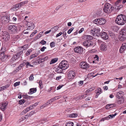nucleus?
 <instances>
[{
    "label": "nucleus",
    "instance_id": "nucleus-28",
    "mask_svg": "<svg viewBox=\"0 0 126 126\" xmlns=\"http://www.w3.org/2000/svg\"><path fill=\"white\" fill-rule=\"evenodd\" d=\"M94 72H92L90 74H88V77L90 78V77H95L97 75H101L103 73H101V74H98V73L96 75H95L94 76L93 75L94 74Z\"/></svg>",
    "mask_w": 126,
    "mask_h": 126
},
{
    "label": "nucleus",
    "instance_id": "nucleus-2",
    "mask_svg": "<svg viewBox=\"0 0 126 126\" xmlns=\"http://www.w3.org/2000/svg\"><path fill=\"white\" fill-rule=\"evenodd\" d=\"M114 7L112 5L108 3H106L104 6L103 9L104 12L107 14H109L113 10Z\"/></svg>",
    "mask_w": 126,
    "mask_h": 126
},
{
    "label": "nucleus",
    "instance_id": "nucleus-3",
    "mask_svg": "<svg viewBox=\"0 0 126 126\" xmlns=\"http://www.w3.org/2000/svg\"><path fill=\"white\" fill-rule=\"evenodd\" d=\"M119 38L121 41H123L126 39V28H123L121 32Z\"/></svg>",
    "mask_w": 126,
    "mask_h": 126
},
{
    "label": "nucleus",
    "instance_id": "nucleus-25",
    "mask_svg": "<svg viewBox=\"0 0 126 126\" xmlns=\"http://www.w3.org/2000/svg\"><path fill=\"white\" fill-rule=\"evenodd\" d=\"M117 102L118 104H121L123 103L124 101V99L123 98H118Z\"/></svg>",
    "mask_w": 126,
    "mask_h": 126
},
{
    "label": "nucleus",
    "instance_id": "nucleus-44",
    "mask_svg": "<svg viewBox=\"0 0 126 126\" xmlns=\"http://www.w3.org/2000/svg\"><path fill=\"white\" fill-rule=\"evenodd\" d=\"M95 31V28L93 29H92L91 30V32H90L91 34H92L93 36H94V32Z\"/></svg>",
    "mask_w": 126,
    "mask_h": 126
},
{
    "label": "nucleus",
    "instance_id": "nucleus-4",
    "mask_svg": "<svg viewBox=\"0 0 126 126\" xmlns=\"http://www.w3.org/2000/svg\"><path fill=\"white\" fill-rule=\"evenodd\" d=\"M94 23L97 25H102L105 24L106 22V19L104 18L96 19L94 21Z\"/></svg>",
    "mask_w": 126,
    "mask_h": 126
},
{
    "label": "nucleus",
    "instance_id": "nucleus-43",
    "mask_svg": "<svg viewBox=\"0 0 126 126\" xmlns=\"http://www.w3.org/2000/svg\"><path fill=\"white\" fill-rule=\"evenodd\" d=\"M30 116L29 115V114L28 115V114H27V115H25L24 117H22V118L23 120H24L25 119H27Z\"/></svg>",
    "mask_w": 126,
    "mask_h": 126
},
{
    "label": "nucleus",
    "instance_id": "nucleus-33",
    "mask_svg": "<svg viewBox=\"0 0 126 126\" xmlns=\"http://www.w3.org/2000/svg\"><path fill=\"white\" fill-rule=\"evenodd\" d=\"M74 125L73 123L71 121H69L66 123L65 124L66 126H73Z\"/></svg>",
    "mask_w": 126,
    "mask_h": 126
},
{
    "label": "nucleus",
    "instance_id": "nucleus-54",
    "mask_svg": "<svg viewBox=\"0 0 126 126\" xmlns=\"http://www.w3.org/2000/svg\"><path fill=\"white\" fill-rule=\"evenodd\" d=\"M40 43L42 45H43L46 44V42L44 40H42L40 42Z\"/></svg>",
    "mask_w": 126,
    "mask_h": 126
},
{
    "label": "nucleus",
    "instance_id": "nucleus-13",
    "mask_svg": "<svg viewBox=\"0 0 126 126\" xmlns=\"http://www.w3.org/2000/svg\"><path fill=\"white\" fill-rule=\"evenodd\" d=\"M100 35L102 38L104 40H107L108 38V36L106 32H101Z\"/></svg>",
    "mask_w": 126,
    "mask_h": 126
},
{
    "label": "nucleus",
    "instance_id": "nucleus-61",
    "mask_svg": "<svg viewBox=\"0 0 126 126\" xmlns=\"http://www.w3.org/2000/svg\"><path fill=\"white\" fill-rule=\"evenodd\" d=\"M126 68V66H122L119 67V69H123L125 68Z\"/></svg>",
    "mask_w": 126,
    "mask_h": 126
},
{
    "label": "nucleus",
    "instance_id": "nucleus-34",
    "mask_svg": "<svg viewBox=\"0 0 126 126\" xmlns=\"http://www.w3.org/2000/svg\"><path fill=\"white\" fill-rule=\"evenodd\" d=\"M19 47L21 49V50L23 51L27 49L28 48V46L27 45H25Z\"/></svg>",
    "mask_w": 126,
    "mask_h": 126
},
{
    "label": "nucleus",
    "instance_id": "nucleus-30",
    "mask_svg": "<svg viewBox=\"0 0 126 126\" xmlns=\"http://www.w3.org/2000/svg\"><path fill=\"white\" fill-rule=\"evenodd\" d=\"M24 65V63L21 64L17 68H16V71H18L19 70H20L22 67H23Z\"/></svg>",
    "mask_w": 126,
    "mask_h": 126
},
{
    "label": "nucleus",
    "instance_id": "nucleus-6",
    "mask_svg": "<svg viewBox=\"0 0 126 126\" xmlns=\"http://www.w3.org/2000/svg\"><path fill=\"white\" fill-rule=\"evenodd\" d=\"M59 65L60 67H61L64 70L66 69L68 66L67 62L65 61H62L59 64Z\"/></svg>",
    "mask_w": 126,
    "mask_h": 126
},
{
    "label": "nucleus",
    "instance_id": "nucleus-64",
    "mask_svg": "<svg viewBox=\"0 0 126 126\" xmlns=\"http://www.w3.org/2000/svg\"><path fill=\"white\" fill-rule=\"evenodd\" d=\"M99 57L97 55H95L94 57V59H95V60H98Z\"/></svg>",
    "mask_w": 126,
    "mask_h": 126
},
{
    "label": "nucleus",
    "instance_id": "nucleus-1",
    "mask_svg": "<svg viewBox=\"0 0 126 126\" xmlns=\"http://www.w3.org/2000/svg\"><path fill=\"white\" fill-rule=\"evenodd\" d=\"M115 22L119 25H124L126 22V16L123 14L118 16L116 19Z\"/></svg>",
    "mask_w": 126,
    "mask_h": 126
},
{
    "label": "nucleus",
    "instance_id": "nucleus-19",
    "mask_svg": "<svg viewBox=\"0 0 126 126\" xmlns=\"http://www.w3.org/2000/svg\"><path fill=\"white\" fill-rule=\"evenodd\" d=\"M126 49V43H124L122 44L120 49V53H122Z\"/></svg>",
    "mask_w": 126,
    "mask_h": 126
},
{
    "label": "nucleus",
    "instance_id": "nucleus-40",
    "mask_svg": "<svg viewBox=\"0 0 126 126\" xmlns=\"http://www.w3.org/2000/svg\"><path fill=\"white\" fill-rule=\"evenodd\" d=\"M109 36L110 37L112 38H114L115 37V34L111 32L109 34Z\"/></svg>",
    "mask_w": 126,
    "mask_h": 126
},
{
    "label": "nucleus",
    "instance_id": "nucleus-38",
    "mask_svg": "<svg viewBox=\"0 0 126 126\" xmlns=\"http://www.w3.org/2000/svg\"><path fill=\"white\" fill-rule=\"evenodd\" d=\"M39 84L40 88L41 89L43 87L42 81L41 80H40L39 82Z\"/></svg>",
    "mask_w": 126,
    "mask_h": 126
},
{
    "label": "nucleus",
    "instance_id": "nucleus-39",
    "mask_svg": "<svg viewBox=\"0 0 126 126\" xmlns=\"http://www.w3.org/2000/svg\"><path fill=\"white\" fill-rule=\"evenodd\" d=\"M28 2V1L27 0H25L19 3L21 5V6H22L23 5V4H25L27 3Z\"/></svg>",
    "mask_w": 126,
    "mask_h": 126
},
{
    "label": "nucleus",
    "instance_id": "nucleus-37",
    "mask_svg": "<svg viewBox=\"0 0 126 126\" xmlns=\"http://www.w3.org/2000/svg\"><path fill=\"white\" fill-rule=\"evenodd\" d=\"M38 56V54H36L35 53L33 54L32 55H31L30 57V59H32L33 58H34L36 57L37 56Z\"/></svg>",
    "mask_w": 126,
    "mask_h": 126
},
{
    "label": "nucleus",
    "instance_id": "nucleus-46",
    "mask_svg": "<svg viewBox=\"0 0 126 126\" xmlns=\"http://www.w3.org/2000/svg\"><path fill=\"white\" fill-rule=\"evenodd\" d=\"M23 53V51L21 50V51L17 52L16 54V55L18 56L19 57V56H20Z\"/></svg>",
    "mask_w": 126,
    "mask_h": 126
},
{
    "label": "nucleus",
    "instance_id": "nucleus-45",
    "mask_svg": "<svg viewBox=\"0 0 126 126\" xmlns=\"http://www.w3.org/2000/svg\"><path fill=\"white\" fill-rule=\"evenodd\" d=\"M9 85L8 84L7 85H5L4 86H2L1 87V88H2L3 90H5L7 88L9 87Z\"/></svg>",
    "mask_w": 126,
    "mask_h": 126
},
{
    "label": "nucleus",
    "instance_id": "nucleus-53",
    "mask_svg": "<svg viewBox=\"0 0 126 126\" xmlns=\"http://www.w3.org/2000/svg\"><path fill=\"white\" fill-rule=\"evenodd\" d=\"M29 78L30 80H32L34 79L33 75L32 74H31L30 76L29 77Z\"/></svg>",
    "mask_w": 126,
    "mask_h": 126
},
{
    "label": "nucleus",
    "instance_id": "nucleus-26",
    "mask_svg": "<svg viewBox=\"0 0 126 126\" xmlns=\"http://www.w3.org/2000/svg\"><path fill=\"white\" fill-rule=\"evenodd\" d=\"M68 116L71 118H75L78 116V115L77 113H72L68 114Z\"/></svg>",
    "mask_w": 126,
    "mask_h": 126
},
{
    "label": "nucleus",
    "instance_id": "nucleus-35",
    "mask_svg": "<svg viewBox=\"0 0 126 126\" xmlns=\"http://www.w3.org/2000/svg\"><path fill=\"white\" fill-rule=\"evenodd\" d=\"M85 37H86V39H88V40H90L92 39V37L89 35H86Z\"/></svg>",
    "mask_w": 126,
    "mask_h": 126
},
{
    "label": "nucleus",
    "instance_id": "nucleus-32",
    "mask_svg": "<svg viewBox=\"0 0 126 126\" xmlns=\"http://www.w3.org/2000/svg\"><path fill=\"white\" fill-rule=\"evenodd\" d=\"M18 58V56L16 55V54L14 55L11 58V60L13 61H15Z\"/></svg>",
    "mask_w": 126,
    "mask_h": 126
},
{
    "label": "nucleus",
    "instance_id": "nucleus-11",
    "mask_svg": "<svg viewBox=\"0 0 126 126\" xmlns=\"http://www.w3.org/2000/svg\"><path fill=\"white\" fill-rule=\"evenodd\" d=\"M9 18L7 16H4L2 17L1 20L2 23L3 24H5L9 22Z\"/></svg>",
    "mask_w": 126,
    "mask_h": 126
},
{
    "label": "nucleus",
    "instance_id": "nucleus-10",
    "mask_svg": "<svg viewBox=\"0 0 126 126\" xmlns=\"http://www.w3.org/2000/svg\"><path fill=\"white\" fill-rule=\"evenodd\" d=\"M80 67L81 68L86 69L88 68L89 67V65L86 62H81L80 63Z\"/></svg>",
    "mask_w": 126,
    "mask_h": 126
},
{
    "label": "nucleus",
    "instance_id": "nucleus-12",
    "mask_svg": "<svg viewBox=\"0 0 126 126\" xmlns=\"http://www.w3.org/2000/svg\"><path fill=\"white\" fill-rule=\"evenodd\" d=\"M74 51L76 52L81 53L83 51V48L81 47H77L74 48Z\"/></svg>",
    "mask_w": 126,
    "mask_h": 126
},
{
    "label": "nucleus",
    "instance_id": "nucleus-21",
    "mask_svg": "<svg viewBox=\"0 0 126 126\" xmlns=\"http://www.w3.org/2000/svg\"><path fill=\"white\" fill-rule=\"evenodd\" d=\"M122 0H118L115 3V6L117 7L119 5V4L122 1ZM126 2V0H123L122 3L123 4H124Z\"/></svg>",
    "mask_w": 126,
    "mask_h": 126
},
{
    "label": "nucleus",
    "instance_id": "nucleus-42",
    "mask_svg": "<svg viewBox=\"0 0 126 126\" xmlns=\"http://www.w3.org/2000/svg\"><path fill=\"white\" fill-rule=\"evenodd\" d=\"M25 101L24 99L20 100L19 101V104H23L25 102Z\"/></svg>",
    "mask_w": 126,
    "mask_h": 126
},
{
    "label": "nucleus",
    "instance_id": "nucleus-16",
    "mask_svg": "<svg viewBox=\"0 0 126 126\" xmlns=\"http://www.w3.org/2000/svg\"><path fill=\"white\" fill-rule=\"evenodd\" d=\"M8 104V102H6L0 104V108L2 111H4L6 108V107Z\"/></svg>",
    "mask_w": 126,
    "mask_h": 126
},
{
    "label": "nucleus",
    "instance_id": "nucleus-60",
    "mask_svg": "<svg viewBox=\"0 0 126 126\" xmlns=\"http://www.w3.org/2000/svg\"><path fill=\"white\" fill-rule=\"evenodd\" d=\"M46 48V47H43L40 49L42 51H44L45 49Z\"/></svg>",
    "mask_w": 126,
    "mask_h": 126
},
{
    "label": "nucleus",
    "instance_id": "nucleus-59",
    "mask_svg": "<svg viewBox=\"0 0 126 126\" xmlns=\"http://www.w3.org/2000/svg\"><path fill=\"white\" fill-rule=\"evenodd\" d=\"M84 30V29L83 28H82L80 29V30L79 31V33H81Z\"/></svg>",
    "mask_w": 126,
    "mask_h": 126
},
{
    "label": "nucleus",
    "instance_id": "nucleus-50",
    "mask_svg": "<svg viewBox=\"0 0 126 126\" xmlns=\"http://www.w3.org/2000/svg\"><path fill=\"white\" fill-rule=\"evenodd\" d=\"M50 45L51 47H54L55 45V43L54 42H52L50 43Z\"/></svg>",
    "mask_w": 126,
    "mask_h": 126
},
{
    "label": "nucleus",
    "instance_id": "nucleus-7",
    "mask_svg": "<svg viewBox=\"0 0 126 126\" xmlns=\"http://www.w3.org/2000/svg\"><path fill=\"white\" fill-rule=\"evenodd\" d=\"M3 38L5 41H7L10 39L9 33L6 31L4 32L2 34Z\"/></svg>",
    "mask_w": 126,
    "mask_h": 126
},
{
    "label": "nucleus",
    "instance_id": "nucleus-51",
    "mask_svg": "<svg viewBox=\"0 0 126 126\" xmlns=\"http://www.w3.org/2000/svg\"><path fill=\"white\" fill-rule=\"evenodd\" d=\"M42 60H41V59H39L36 60V62L39 64L43 62V61Z\"/></svg>",
    "mask_w": 126,
    "mask_h": 126
},
{
    "label": "nucleus",
    "instance_id": "nucleus-56",
    "mask_svg": "<svg viewBox=\"0 0 126 126\" xmlns=\"http://www.w3.org/2000/svg\"><path fill=\"white\" fill-rule=\"evenodd\" d=\"M57 99H58L57 97H55L54 98H51L50 100V101H51V102H52L54 100H55Z\"/></svg>",
    "mask_w": 126,
    "mask_h": 126
},
{
    "label": "nucleus",
    "instance_id": "nucleus-49",
    "mask_svg": "<svg viewBox=\"0 0 126 126\" xmlns=\"http://www.w3.org/2000/svg\"><path fill=\"white\" fill-rule=\"evenodd\" d=\"M74 29V28L73 27H72L68 30L67 32L68 33V34H70L71 32Z\"/></svg>",
    "mask_w": 126,
    "mask_h": 126
},
{
    "label": "nucleus",
    "instance_id": "nucleus-47",
    "mask_svg": "<svg viewBox=\"0 0 126 126\" xmlns=\"http://www.w3.org/2000/svg\"><path fill=\"white\" fill-rule=\"evenodd\" d=\"M48 105V104L47 103L44 104L42 106L40 107V109H43L45 108V107L47 106Z\"/></svg>",
    "mask_w": 126,
    "mask_h": 126
},
{
    "label": "nucleus",
    "instance_id": "nucleus-52",
    "mask_svg": "<svg viewBox=\"0 0 126 126\" xmlns=\"http://www.w3.org/2000/svg\"><path fill=\"white\" fill-rule=\"evenodd\" d=\"M20 83V82H16L14 84V86H16L18 85H19Z\"/></svg>",
    "mask_w": 126,
    "mask_h": 126
},
{
    "label": "nucleus",
    "instance_id": "nucleus-62",
    "mask_svg": "<svg viewBox=\"0 0 126 126\" xmlns=\"http://www.w3.org/2000/svg\"><path fill=\"white\" fill-rule=\"evenodd\" d=\"M63 86V85H60L57 88V90H58L60 89Z\"/></svg>",
    "mask_w": 126,
    "mask_h": 126
},
{
    "label": "nucleus",
    "instance_id": "nucleus-57",
    "mask_svg": "<svg viewBox=\"0 0 126 126\" xmlns=\"http://www.w3.org/2000/svg\"><path fill=\"white\" fill-rule=\"evenodd\" d=\"M35 113V111H32L29 114V115L30 116L32 115H33Z\"/></svg>",
    "mask_w": 126,
    "mask_h": 126
},
{
    "label": "nucleus",
    "instance_id": "nucleus-22",
    "mask_svg": "<svg viewBox=\"0 0 126 126\" xmlns=\"http://www.w3.org/2000/svg\"><path fill=\"white\" fill-rule=\"evenodd\" d=\"M64 70L59 65V66L56 69L55 71L57 73H61L63 72V70Z\"/></svg>",
    "mask_w": 126,
    "mask_h": 126
},
{
    "label": "nucleus",
    "instance_id": "nucleus-55",
    "mask_svg": "<svg viewBox=\"0 0 126 126\" xmlns=\"http://www.w3.org/2000/svg\"><path fill=\"white\" fill-rule=\"evenodd\" d=\"M37 33V31H35L34 32H32V34L30 35V37H32L33 36V35L34 34H35Z\"/></svg>",
    "mask_w": 126,
    "mask_h": 126
},
{
    "label": "nucleus",
    "instance_id": "nucleus-27",
    "mask_svg": "<svg viewBox=\"0 0 126 126\" xmlns=\"http://www.w3.org/2000/svg\"><path fill=\"white\" fill-rule=\"evenodd\" d=\"M100 30L99 29L95 28V31L94 32V35L98 36L100 34Z\"/></svg>",
    "mask_w": 126,
    "mask_h": 126
},
{
    "label": "nucleus",
    "instance_id": "nucleus-15",
    "mask_svg": "<svg viewBox=\"0 0 126 126\" xmlns=\"http://www.w3.org/2000/svg\"><path fill=\"white\" fill-rule=\"evenodd\" d=\"M21 7V5L19 3L14 5L13 7L11 8V9L13 11H16L20 8Z\"/></svg>",
    "mask_w": 126,
    "mask_h": 126
},
{
    "label": "nucleus",
    "instance_id": "nucleus-24",
    "mask_svg": "<svg viewBox=\"0 0 126 126\" xmlns=\"http://www.w3.org/2000/svg\"><path fill=\"white\" fill-rule=\"evenodd\" d=\"M115 104H108L106 106V109H110V108L115 107Z\"/></svg>",
    "mask_w": 126,
    "mask_h": 126
},
{
    "label": "nucleus",
    "instance_id": "nucleus-23",
    "mask_svg": "<svg viewBox=\"0 0 126 126\" xmlns=\"http://www.w3.org/2000/svg\"><path fill=\"white\" fill-rule=\"evenodd\" d=\"M37 89L36 88H31L30 89L29 92L28 93L29 94H32L36 92Z\"/></svg>",
    "mask_w": 126,
    "mask_h": 126
},
{
    "label": "nucleus",
    "instance_id": "nucleus-41",
    "mask_svg": "<svg viewBox=\"0 0 126 126\" xmlns=\"http://www.w3.org/2000/svg\"><path fill=\"white\" fill-rule=\"evenodd\" d=\"M101 89L100 88H98L97 89V92L96 93V94L97 95H99L101 92Z\"/></svg>",
    "mask_w": 126,
    "mask_h": 126
},
{
    "label": "nucleus",
    "instance_id": "nucleus-48",
    "mask_svg": "<svg viewBox=\"0 0 126 126\" xmlns=\"http://www.w3.org/2000/svg\"><path fill=\"white\" fill-rule=\"evenodd\" d=\"M32 51V50H29L26 52V53H25V55L27 56L29 55L30 54V53Z\"/></svg>",
    "mask_w": 126,
    "mask_h": 126
},
{
    "label": "nucleus",
    "instance_id": "nucleus-9",
    "mask_svg": "<svg viewBox=\"0 0 126 126\" xmlns=\"http://www.w3.org/2000/svg\"><path fill=\"white\" fill-rule=\"evenodd\" d=\"M83 46L86 47L93 45V43L90 40H86L84 41L83 43Z\"/></svg>",
    "mask_w": 126,
    "mask_h": 126
},
{
    "label": "nucleus",
    "instance_id": "nucleus-31",
    "mask_svg": "<svg viewBox=\"0 0 126 126\" xmlns=\"http://www.w3.org/2000/svg\"><path fill=\"white\" fill-rule=\"evenodd\" d=\"M59 28V27L58 26H56L52 28L51 30L52 32H55L57 31Z\"/></svg>",
    "mask_w": 126,
    "mask_h": 126
},
{
    "label": "nucleus",
    "instance_id": "nucleus-29",
    "mask_svg": "<svg viewBox=\"0 0 126 126\" xmlns=\"http://www.w3.org/2000/svg\"><path fill=\"white\" fill-rule=\"evenodd\" d=\"M58 60V58H54L52 59L50 62V64H51L54 63L57 61Z\"/></svg>",
    "mask_w": 126,
    "mask_h": 126
},
{
    "label": "nucleus",
    "instance_id": "nucleus-18",
    "mask_svg": "<svg viewBox=\"0 0 126 126\" xmlns=\"http://www.w3.org/2000/svg\"><path fill=\"white\" fill-rule=\"evenodd\" d=\"M75 74L74 71H70L68 73V76L70 79H73L75 76Z\"/></svg>",
    "mask_w": 126,
    "mask_h": 126
},
{
    "label": "nucleus",
    "instance_id": "nucleus-5",
    "mask_svg": "<svg viewBox=\"0 0 126 126\" xmlns=\"http://www.w3.org/2000/svg\"><path fill=\"white\" fill-rule=\"evenodd\" d=\"M8 29L10 31L11 33L14 34L17 31V28L16 26L13 24L9 25L8 27Z\"/></svg>",
    "mask_w": 126,
    "mask_h": 126
},
{
    "label": "nucleus",
    "instance_id": "nucleus-17",
    "mask_svg": "<svg viewBox=\"0 0 126 126\" xmlns=\"http://www.w3.org/2000/svg\"><path fill=\"white\" fill-rule=\"evenodd\" d=\"M124 94V93L122 91H119L116 94V97L117 98H123V96Z\"/></svg>",
    "mask_w": 126,
    "mask_h": 126
},
{
    "label": "nucleus",
    "instance_id": "nucleus-8",
    "mask_svg": "<svg viewBox=\"0 0 126 126\" xmlns=\"http://www.w3.org/2000/svg\"><path fill=\"white\" fill-rule=\"evenodd\" d=\"M26 25L28 27V29L26 30V31L28 29L32 30L34 28L35 25L34 23L32 22H28L26 24Z\"/></svg>",
    "mask_w": 126,
    "mask_h": 126
},
{
    "label": "nucleus",
    "instance_id": "nucleus-14",
    "mask_svg": "<svg viewBox=\"0 0 126 126\" xmlns=\"http://www.w3.org/2000/svg\"><path fill=\"white\" fill-rule=\"evenodd\" d=\"M8 57V56L4 53V52H1L0 57L2 61H4Z\"/></svg>",
    "mask_w": 126,
    "mask_h": 126
},
{
    "label": "nucleus",
    "instance_id": "nucleus-58",
    "mask_svg": "<svg viewBox=\"0 0 126 126\" xmlns=\"http://www.w3.org/2000/svg\"><path fill=\"white\" fill-rule=\"evenodd\" d=\"M62 34V32H60L59 33L57 34L56 36V37H57L59 36H60Z\"/></svg>",
    "mask_w": 126,
    "mask_h": 126
},
{
    "label": "nucleus",
    "instance_id": "nucleus-63",
    "mask_svg": "<svg viewBox=\"0 0 126 126\" xmlns=\"http://www.w3.org/2000/svg\"><path fill=\"white\" fill-rule=\"evenodd\" d=\"M17 18L16 17H14L12 19V20L14 22H15Z\"/></svg>",
    "mask_w": 126,
    "mask_h": 126
},
{
    "label": "nucleus",
    "instance_id": "nucleus-36",
    "mask_svg": "<svg viewBox=\"0 0 126 126\" xmlns=\"http://www.w3.org/2000/svg\"><path fill=\"white\" fill-rule=\"evenodd\" d=\"M24 65H26V66L27 68H28L29 66L32 67L33 66V65H31L29 62H27Z\"/></svg>",
    "mask_w": 126,
    "mask_h": 126
},
{
    "label": "nucleus",
    "instance_id": "nucleus-20",
    "mask_svg": "<svg viewBox=\"0 0 126 126\" xmlns=\"http://www.w3.org/2000/svg\"><path fill=\"white\" fill-rule=\"evenodd\" d=\"M107 46L105 43L102 42L100 46L101 49L106 51L107 49Z\"/></svg>",
    "mask_w": 126,
    "mask_h": 126
}]
</instances>
